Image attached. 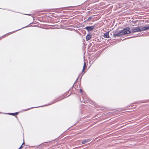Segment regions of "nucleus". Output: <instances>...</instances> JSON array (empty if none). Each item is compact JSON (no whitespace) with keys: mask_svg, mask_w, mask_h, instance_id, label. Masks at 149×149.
Returning <instances> with one entry per match:
<instances>
[{"mask_svg":"<svg viewBox=\"0 0 149 149\" xmlns=\"http://www.w3.org/2000/svg\"><path fill=\"white\" fill-rule=\"evenodd\" d=\"M73 86H74V85H73V86H72V88L70 89L68 91L66 92V93L65 94H64V95H63L62 96L60 97H59V98L56 99L55 100L52 101L51 103H50L48 104H46V105H45L44 106H48L49 105L52 104H53L56 102L60 100H61L64 98L65 97H66V96L67 95L66 94L68 93L69 92V91L71 90V89L73 87Z\"/></svg>","mask_w":149,"mask_h":149,"instance_id":"f257e3e1","label":"nucleus"},{"mask_svg":"<svg viewBox=\"0 0 149 149\" xmlns=\"http://www.w3.org/2000/svg\"><path fill=\"white\" fill-rule=\"evenodd\" d=\"M112 33H113V36L115 38L116 37H119L120 36H122L123 35V32H122V31L121 30L119 31L118 32V31H113Z\"/></svg>","mask_w":149,"mask_h":149,"instance_id":"f03ea898","label":"nucleus"},{"mask_svg":"<svg viewBox=\"0 0 149 149\" xmlns=\"http://www.w3.org/2000/svg\"><path fill=\"white\" fill-rule=\"evenodd\" d=\"M130 28L129 27H127L124 29L121 30L123 32V35H124L125 34H127L131 33V31L130 30Z\"/></svg>","mask_w":149,"mask_h":149,"instance_id":"7ed1b4c3","label":"nucleus"},{"mask_svg":"<svg viewBox=\"0 0 149 149\" xmlns=\"http://www.w3.org/2000/svg\"><path fill=\"white\" fill-rule=\"evenodd\" d=\"M140 27H141L138 26L137 27L132 28L131 30V33H133L141 31V30L140 28Z\"/></svg>","mask_w":149,"mask_h":149,"instance_id":"20e7f679","label":"nucleus"},{"mask_svg":"<svg viewBox=\"0 0 149 149\" xmlns=\"http://www.w3.org/2000/svg\"><path fill=\"white\" fill-rule=\"evenodd\" d=\"M95 27V26H87L84 28V29L88 31H91L93 30Z\"/></svg>","mask_w":149,"mask_h":149,"instance_id":"39448f33","label":"nucleus"},{"mask_svg":"<svg viewBox=\"0 0 149 149\" xmlns=\"http://www.w3.org/2000/svg\"><path fill=\"white\" fill-rule=\"evenodd\" d=\"M109 31L105 33L104 34V37L106 38H109Z\"/></svg>","mask_w":149,"mask_h":149,"instance_id":"423d86ee","label":"nucleus"},{"mask_svg":"<svg viewBox=\"0 0 149 149\" xmlns=\"http://www.w3.org/2000/svg\"><path fill=\"white\" fill-rule=\"evenodd\" d=\"M90 140L89 139H85L83 140L81 142L82 144H84L90 141Z\"/></svg>","mask_w":149,"mask_h":149,"instance_id":"0eeeda50","label":"nucleus"},{"mask_svg":"<svg viewBox=\"0 0 149 149\" xmlns=\"http://www.w3.org/2000/svg\"><path fill=\"white\" fill-rule=\"evenodd\" d=\"M148 29H149V26H148V27H143L140 29L141 31H146Z\"/></svg>","mask_w":149,"mask_h":149,"instance_id":"6e6552de","label":"nucleus"},{"mask_svg":"<svg viewBox=\"0 0 149 149\" xmlns=\"http://www.w3.org/2000/svg\"><path fill=\"white\" fill-rule=\"evenodd\" d=\"M91 38V36L90 34H88L86 37V40L88 41L90 40Z\"/></svg>","mask_w":149,"mask_h":149,"instance_id":"1a4fd4ad","label":"nucleus"},{"mask_svg":"<svg viewBox=\"0 0 149 149\" xmlns=\"http://www.w3.org/2000/svg\"><path fill=\"white\" fill-rule=\"evenodd\" d=\"M93 17H89L88 19L84 21V22H87L89 20L92 19Z\"/></svg>","mask_w":149,"mask_h":149,"instance_id":"9d476101","label":"nucleus"},{"mask_svg":"<svg viewBox=\"0 0 149 149\" xmlns=\"http://www.w3.org/2000/svg\"><path fill=\"white\" fill-rule=\"evenodd\" d=\"M11 33H12L11 32L9 33H7L5 35H4V36H2V37H0V40H1L2 38V37H3V36H7L8 34H10Z\"/></svg>","mask_w":149,"mask_h":149,"instance_id":"9b49d317","label":"nucleus"},{"mask_svg":"<svg viewBox=\"0 0 149 149\" xmlns=\"http://www.w3.org/2000/svg\"><path fill=\"white\" fill-rule=\"evenodd\" d=\"M42 107V106H39V107H31V108H28V109H25V111H27V110H29V109H32V108H37V107Z\"/></svg>","mask_w":149,"mask_h":149,"instance_id":"f8f14e48","label":"nucleus"},{"mask_svg":"<svg viewBox=\"0 0 149 149\" xmlns=\"http://www.w3.org/2000/svg\"><path fill=\"white\" fill-rule=\"evenodd\" d=\"M28 26H28H28H26L24 27H23V28H21V29H18V30H16V31H13V32H12V33H13V32H15V31H17L20 30L21 29H23V28H25L26 27H28Z\"/></svg>","mask_w":149,"mask_h":149,"instance_id":"ddd939ff","label":"nucleus"},{"mask_svg":"<svg viewBox=\"0 0 149 149\" xmlns=\"http://www.w3.org/2000/svg\"><path fill=\"white\" fill-rule=\"evenodd\" d=\"M82 97L83 99H84V101H81V102H85V100L86 99V97H84L82 96Z\"/></svg>","mask_w":149,"mask_h":149,"instance_id":"4468645a","label":"nucleus"},{"mask_svg":"<svg viewBox=\"0 0 149 149\" xmlns=\"http://www.w3.org/2000/svg\"><path fill=\"white\" fill-rule=\"evenodd\" d=\"M7 113L11 115L14 116V113Z\"/></svg>","mask_w":149,"mask_h":149,"instance_id":"2eb2a0df","label":"nucleus"},{"mask_svg":"<svg viewBox=\"0 0 149 149\" xmlns=\"http://www.w3.org/2000/svg\"><path fill=\"white\" fill-rule=\"evenodd\" d=\"M86 68V66H83V69L82 70V71L83 72L84 71V70L85 69V68Z\"/></svg>","mask_w":149,"mask_h":149,"instance_id":"dca6fc26","label":"nucleus"},{"mask_svg":"<svg viewBox=\"0 0 149 149\" xmlns=\"http://www.w3.org/2000/svg\"><path fill=\"white\" fill-rule=\"evenodd\" d=\"M19 113V112H15V113H14V116L15 115H17Z\"/></svg>","mask_w":149,"mask_h":149,"instance_id":"f3484780","label":"nucleus"},{"mask_svg":"<svg viewBox=\"0 0 149 149\" xmlns=\"http://www.w3.org/2000/svg\"><path fill=\"white\" fill-rule=\"evenodd\" d=\"M23 147L22 145H21L20 147L18 149H20L21 148H22Z\"/></svg>","mask_w":149,"mask_h":149,"instance_id":"a211bd4d","label":"nucleus"},{"mask_svg":"<svg viewBox=\"0 0 149 149\" xmlns=\"http://www.w3.org/2000/svg\"><path fill=\"white\" fill-rule=\"evenodd\" d=\"M80 91L81 93H82V92H83V91L81 89H80Z\"/></svg>","mask_w":149,"mask_h":149,"instance_id":"6ab92c4d","label":"nucleus"},{"mask_svg":"<svg viewBox=\"0 0 149 149\" xmlns=\"http://www.w3.org/2000/svg\"><path fill=\"white\" fill-rule=\"evenodd\" d=\"M84 65L86 66V63L85 62H84Z\"/></svg>","mask_w":149,"mask_h":149,"instance_id":"aec40b11","label":"nucleus"},{"mask_svg":"<svg viewBox=\"0 0 149 149\" xmlns=\"http://www.w3.org/2000/svg\"><path fill=\"white\" fill-rule=\"evenodd\" d=\"M78 78H77V79H76V81H75V83H74V84L76 83V81H77V79H78Z\"/></svg>","mask_w":149,"mask_h":149,"instance_id":"412c9836","label":"nucleus"},{"mask_svg":"<svg viewBox=\"0 0 149 149\" xmlns=\"http://www.w3.org/2000/svg\"><path fill=\"white\" fill-rule=\"evenodd\" d=\"M25 14L26 15H31V14Z\"/></svg>","mask_w":149,"mask_h":149,"instance_id":"4be33fe9","label":"nucleus"},{"mask_svg":"<svg viewBox=\"0 0 149 149\" xmlns=\"http://www.w3.org/2000/svg\"><path fill=\"white\" fill-rule=\"evenodd\" d=\"M24 142L23 143H22V146L23 145H24Z\"/></svg>","mask_w":149,"mask_h":149,"instance_id":"5701e85b","label":"nucleus"},{"mask_svg":"<svg viewBox=\"0 0 149 149\" xmlns=\"http://www.w3.org/2000/svg\"><path fill=\"white\" fill-rule=\"evenodd\" d=\"M82 77V76H81V77H80V79H81V78Z\"/></svg>","mask_w":149,"mask_h":149,"instance_id":"b1692460","label":"nucleus"},{"mask_svg":"<svg viewBox=\"0 0 149 149\" xmlns=\"http://www.w3.org/2000/svg\"><path fill=\"white\" fill-rule=\"evenodd\" d=\"M132 38V37H130L129 38Z\"/></svg>","mask_w":149,"mask_h":149,"instance_id":"393cba45","label":"nucleus"}]
</instances>
